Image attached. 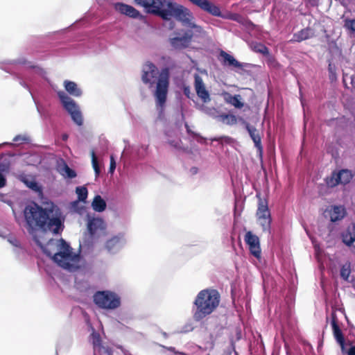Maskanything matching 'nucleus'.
I'll return each instance as SVG.
<instances>
[{"label": "nucleus", "mask_w": 355, "mask_h": 355, "mask_svg": "<svg viewBox=\"0 0 355 355\" xmlns=\"http://www.w3.org/2000/svg\"><path fill=\"white\" fill-rule=\"evenodd\" d=\"M345 215V210L341 206H334L333 209L330 211L331 221L336 222L340 220Z\"/></svg>", "instance_id": "22"}, {"label": "nucleus", "mask_w": 355, "mask_h": 355, "mask_svg": "<svg viewBox=\"0 0 355 355\" xmlns=\"http://www.w3.org/2000/svg\"><path fill=\"white\" fill-rule=\"evenodd\" d=\"M18 140H19V136L15 137L13 139L14 141H18Z\"/></svg>", "instance_id": "42"}, {"label": "nucleus", "mask_w": 355, "mask_h": 355, "mask_svg": "<svg viewBox=\"0 0 355 355\" xmlns=\"http://www.w3.org/2000/svg\"><path fill=\"white\" fill-rule=\"evenodd\" d=\"M92 207L93 209L98 212L103 211L106 208V202L101 197V196L97 195L94 197L93 202L92 203Z\"/></svg>", "instance_id": "24"}, {"label": "nucleus", "mask_w": 355, "mask_h": 355, "mask_svg": "<svg viewBox=\"0 0 355 355\" xmlns=\"http://www.w3.org/2000/svg\"><path fill=\"white\" fill-rule=\"evenodd\" d=\"M95 304L103 309L113 310L121 305V299L115 293L110 291H97L94 295Z\"/></svg>", "instance_id": "6"}, {"label": "nucleus", "mask_w": 355, "mask_h": 355, "mask_svg": "<svg viewBox=\"0 0 355 355\" xmlns=\"http://www.w3.org/2000/svg\"><path fill=\"white\" fill-rule=\"evenodd\" d=\"M313 36V33L311 28H306L293 35V40L297 42H301L304 40H308Z\"/></svg>", "instance_id": "20"}, {"label": "nucleus", "mask_w": 355, "mask_h": 355, "mask_svg": "<svg viewBox=\"0 0 355 355\" xmlns=\"http://www.w3.org/2000/svg\"><path fill=\"white\" fill-rule=\"evenodd\" d=\"M137 5L145 8L146 12L161 17L163 20L172 18L182 23L183 26L200 31L201 26L194 22L191 11L184 6L173 0H135Z\"/></svg>", "instance_id": "1"}, {"label": "nucleus", "mask_w": 355, "mask_h": 355, "mask_svg": "<svg viewBox=\"0 0 355 355\" xmlns=\"http://www.w3.org/2000/svg\"><path fill=\"white\" fill-rule=\"evenodd\" d=\"M64 86L66 91L71 95L79 97L82 94L81 89L78 87L75 82L71 80H64Z\"/></svg>", "instance_id": "21"}, {"label": "nucleus", "mask_w": 355, "mask_h": 355, "mask_svg": "<svg viewBox=\"0 0 355 355\" xmlns=\"http://www.w3.org/2000/svg\"><path fill=\"white\" fill-rule=\"evenodd\" d=\"M343 242L347 246H350L355 241V224L352 223L342 234Z\"/></svg>", "instance_id": "18"}, {"label": "nucleus", "mask_w": 355, "mask_h": 355, "mask_svg": "<svg viewBox=\"0 0 355 355\" xmlns=\"http://www.w3.org/2000/svg\"><path fill=\"white\" fill-rule=\"evenodd\" d=\"M220 55L223 58L225 63H227L229 66H232L236 68L243 69L244 67L247 66L246 63H241L238 60H236L232 55L226 53L224 51H221Z\"/></svg>", "instance_id": "19"}, {"label": "nucleus", "mask_w": 355, "mask_h": 355, "mask_svg": "<svg viewBox=\"0 0 355 355\" xmlns=\"http://www.w3.org/2000/svg\"><path fill=\"white\" fill-rule=\"evenodd\" d=\"M218 117L223 123L227 125H232L237 123V118L234 114H222Z\"/></svg>", "instance_id": "27"}, {"label": "nucleus", "mask_w": 355, "mask_h": 355, "mask_svg": "<svg viewBox=\"0 0 355 355\" xmlns=\"http://www.w3.org/2000/svg\"><path fill=\"white\" fill-rule=\"evenodd\" d=\"M76 193L78 195L79 201H85L88 195V191L85 187H77L76 189Z\"/></svg>", "instance_id": "29"}, {"label": "nucleus", "mask_w": 355, "mask_h": 355, "mask_svg": "<svg viewBox=\"0 0 355 355\" xmlns=\"http://www.w3.org/2000/svg\"><path fill=\"white\" fill-rule=\"evenodd\" d=\"M220 302V295L216 289L200 291L193 302V319L199 322L211 315L218 307Z\"/></svg>", "instance_id": "5"}, {"label": "nucleus", "mask_w": 355, "mask_h": 355, "mask_svg": "<svg viewBox=\"0 0 355 355\" xmlns=\"http://www.w3.org/2000/svg\"><path fill=\"white\" fill-rule=\"evenodd\" d=\"M114 8L120 13L128 16L133 19L142 18L143 16L140 12L135 8L133 6L123 3H116L114 4Z\"/></svg>", "instance_id": "13"}, {"label": "nucleus", "mask_w": 355, "mask_h": 355, "mask_svg": "<svg viewBox=\"0 0 355 355\" xmlns=\"http://www.w3.org/2000/svg\"><path fill=\"white\" fill-rule=\"evenodd\" d=\"M241 96L239 94L231 95L227 94V96L225 97V102L233 105L236 108L241 109L243 107L244 104L241 101Z\"/></svg>", "instance_id": "23"}, {"label": "nucleus", "mask_w": 355, "mask_h": 355, "mask_svg": "<svg viewBox=\"0 0 355 355\" xmlns=\"http://www.w3.org/2000/svg\"><path fill=\"white\" fill-rule=\"evenodd\" d=\"M116 168V163L114 162L113 156L110 157V172L112 173Z\"/></svg>", "instance_id": "39"}, {"label": "nucleus", "mask_w": 355, "mask_h": 355, "mask_svg": "<svg viewBox=\"0 0 355 355\" xmlns=\"http://www.w3.org/2000/svg\"><path fill=\"white\" fill-rule=\"evenodd\" d=\"M160 347L174 353L175 355H187L186 353L184 352H178V351H176L175 348L173 347H166V346H164V345H160Z\"/></svg>", "instance_id": "37"}, {"label": "nucleus", "mask_w": 355, "mask_h": 355, "mask_svg": "<svg viewBox=\"0 0 355 355\" xmlns=\"http://www.w3.org/2000/svg\"><path fill=\"white\" fill-rule=\"evenodd\" d=\"M258 208L257 211V219L263 232L268 234L270 233L271 230V215L268 207V202L266 200L262 199L259 196Z\"/></svg>", "instance_id": "8"}, {"label": "nucleus", "mask_w": 355, "mask_h": 355, "mask_svg": "<svg viewBox=\"0 0 355 355\" xmlns=\"http://www.w3.org/2000/svg\"><path fill=\"white\" fill-rule=\"evenodd\" d=\"M200 110L202 112H203L204 113H205L206 114H207L213 118H216L218 116H217L218 111L215 107H209L205 105H202L200 107Z\"/></svg>", "instance_id": "32"}, {"label": "nucleus", "mask_w": 355, "mask_h": 355, "mask_svg": "<svg viewBox=\"0 0 355 355\" xmlns=\"http://www.w3.org/2000/svg\"><path fill=\"white\" fill-rule=\"evenodd\" d=\"M351 273L350 263L344 264L340 268V277L347 281Z\"/></svg>", "instance_id": "31"}, {"label": "nucleus", "mask_w": 355, "mask_h": 355, "mask_svg": "<svg viewBox=\"0 0 355 355\" xmlns=\"http://www.w3.org/2000/svg\"><path fill=\"white\" fill-rule=\"evenodd\" d=\"M251 49L256 52L263 54V55H269V49L268 48L262 43L260 42H254L252 43L250 45Z\"/></svg>", "instance_id": "26"}, {"label": "nucleus", "mask_w": 355, "mask_h": 355, "mask_svg": "<svg viewBox=\"0 0 355 355\" xmlns=\"http://www.w3.org/2000/svg\"><path fill=\"white\" fill-rule=\"evenodd\" d=\"M92 343L93 345L94 349L96 351L98 348L102 346L101 344V338L98 333L93 331V332L90 335Z\"/></svg>", "instance_id": "28"}, {"label": "nucleus", "mask_w": 355, "mask_h": 355, "mask_svg": "<svg viewBox=\"0 0 355 355\" xmlns=\"http://www.w3.org/2000/svg\"><path fill=\"white\" fill-rule=\"evenodd\" d=\"M183 93L188 98H191V92L189 86H184L183 87Z\"/></svg>", "instance_id": "38"}, {"label": "nucleus", "mask_w": 355, "mask_h": 355, "mask_svg": "<svg viewBox=\"0 0 355 355\" xmlns=\"http://www.w3.org/2000/svg\"><path fill=\"white\" fill-rule=\"evenodd\" d=\"M39 246L44 252L61 268L69 272L79 268L80 255L73 252L71 246L63 239H50L46 246H43L38 241Z\"/></svg>", "instance_id": "3"}, {"label": "nucleus", "mask_w": 355, "mask_h": 355, "mask_svg": "<svg viewBox=\"0 0 355 355\" xmlns=\"http://www.w3.org/2000/svg\"><path fill=\"white\" fill-rule=\"evenodd\" d=\"M343 354L355 355V346H352V343H345V350H341Z\"/></svg>", "instance_id": "33"}, {"label": "nucleus", "mask_w": 355, "mask_h": 355, "mask_svg": "<svg viewBox=\"0 0 355 355\" xmlns=\"http://www.w3.org/2000/svg\"><path fill=\"white\" fill-rule=\"evenodd\" d=\"M318 1L319 0H309V3L311 6H317L318 5Z\"/></svg>", "instance_id": "40"}, {"label": "nucleus", "mask_w": 355, "mask_h": 355, "mask_svg": "<svg viewBox=\"0 0 355 355\" xmlns=\"http://www.w3.org/2000/svg\"><path fill=\"white\" fill-rule=\"evenodd\" d=\"M24 216L29 230L37 229L58 234L64 227L60 209L53 204L43 208L32 202L25 207Z\"/></svg>", "instance_id": "2"}, {"label": "nucleus", "mask_w": 355, "mask_h": 355, "mask_svg": "<svg viewBox=\"0 0 355 355\" xmlns=\"http://www.w3.org/2000/svg\"><path fill=\"white\" fill-rule=\"evenodd\" d=\"M193 38V33L191 31H186L183 36L175 37L170 40L172 46L175 49H185L189 46Z\"/></svg>", "instance_id": "12"}, {"label": "nucleus", "mask_w": 355, "mask_h": 355, "mask_svg": "<svg viewBox=\"0 0 355 355\" xmlns=\"http://www.w3.org/2000/svg\"><path fill=\"white\" fill-rule=\"evenodd\" d=\"M246 130H248L251 139H252L254 146L257 148V153L262 157L263 155V146L261 144V137L259 130L256 128L250 125L249 123L245 124Z\"/></svg>", "instance_id": "15"}, {"label": "nucleus", "mask_w": 355, "mask_h": 355, "mask_svg": "<svg viewBox=\"0 0 355 355\" xmlns=\"http://www.w3.org/2000/svg\"><path fill=\"white\" fill-rule=\"evenodd\" d=\"M344 26L345 28L350 31L351 32H355V19H346L345 20Z\"/></svg>", "instance_id": "35"}, {"label": "nucleus", "mask_w": 355, "mask_h": 355, "mask_svg": "<svg viewBox=\"0 0 355 355\" xmlns=\"http://www.w3.org/2000/svg\"><path fill=\"white\" fill-rule=\"evenodd\" d=\"M244 241L248 245L250 253L257 259H260L261 250L259 238L251 231H248L245 234Z\"/></svg>", "instance_id": "10"}, {"label": "nucleus", "mask_w": 355, "mask_h": 355, "mask_svg": "<svg viewBox=\"0 0 355 355\" xmlns=\"http://www.w3.org/2000/svg\"><path fill=\"white\" fill-rule=\"evenodd\" d=\"M100 355H113V350L108 346H101L96 349Z\"/></svg>", "instance_id": "34"}, {"label": "nucleus", "mask_w": 355, "mask_h": 355, "mask_svg": "<svg viewBox=\"0 0 355 355\" xmlns=\"http://www.w3.org/2000/svg\"><path fill=\"white\" fill-rule=\"evenodd\" d=\"M68 138H69V136H68V135H67V134H63V135H62V139L63 141H67V140L68 139Z\"/></svg>", "instance_id": "41"}, {"label": "nucleus", "mask_w": 355, "mask_h": 355, "mask_svg": "<svg viewBox=\"0 0 355 355\" xmlns=\"http://www.w3.org/2000/svg\"><path fill=\"white\" fill-rule=\"evenodd\" d=\"M352 178L353 174L350 170L342 169L332 172L330 176L326 178L325 182L329 187L333 188L339 184H347Z\"/></svg>", "instance_id": "9"}, {"label": "nucleus", "mask_w": 355, "mask_h": 355, "mask_svg": "<svg viewBox=\"0 0 355 355\" xmlns=\"http://www.w3.org/2000/svg\"><path fill=\"white\" fill-rule=\"evenodd\" d=\"M331 327L333 335L335 340H336L337 343L340 345V349L345 350V343H346L345 338L342 332V330L340 329L338 324L337 318L334 313L331 314Z\"/></svg>", "instance_id": "14"}, {"label": "nucleus", "mask_w": 355, "mask_h": 355, "mask_svg": "<svg viewBox=\"0 0 355 355\" xmlns=\"http://www.w3.org/2000/svg\"><path fill=\"white\" fill-rule=\"evenodd\" d=\"M194 87L196 94L203 103H208L211 101L209 93L206 89L202 78L198 74L194 76Z\"/></svg>", "instance_id": "11"}, {"label": "nucleus", "mask_w": 355, "mask_h": 355, "mask_svg": "<svg viewBox=\"0 0 355 355\" xmlns=\"http://www.w3.org/2000/svg\"><path fill=\"white\" fill-rule=\"evenodd\" d=\"M91 157H92V164L93 168L95 172V175L96 177H98L100 175L101 169L99 166V164L97 159V157L96 156L95 152L94 150H92L91 152Z\"/></svg>", "instance_id": "30"}, {"label": "nucleus", "mask_w": 355, "mask_h": 355, "mask_svg": "<svg viewBox=\"0 0 355 355\" xmlns=\"http://www.w3.org/2000/svg\"><path fill=\"white\" fill-rule=\"evenodd\" d=\"M58 96L64 108L70 114L73 122L79 126L82 125L83 123V116L76 102L62 91L58 92Z\"/></svg>", "instance_id": "7"}, {"label": "nucleus", "mask_w": 355, "mask_h": 355, "mask_svg": "<svg viewBox=\"0 0 355 355\" xmlns=\"http://www.w3.org/2000/svg\"><path fill=\"white\" fill-rule=\"evenodd\" d=\"M58 171L62 176L65 178L71 179L76 177V171L71 169L64 161L62 166L59 167Z\"/></svg>", "instance_id": "25"}, {"label": "nucleus", "mask_w": 355, "mask_h": 355, "mask_svg": "<svg viewBox=\"0 0 355 355\" xmlns=\"http://www.w3.org/2000/svg\"><path fill=\"white\" fill-rule=\"evenodd\" d=\"M87 228L91 235H94L98 231H103L106 228L104 220L99 218L90 219L87 224Z\"/></svg>", "instance_id": "17"}, {"label": "nucleus", "mask_w": 355, "mask_h": 355, "mask_svg": "<svg viewBox=\"0 0 355 355\" xmlns=\"http://www.w3.org/2000/svg\"><path fill=\"white\" fill-rule=\"evenodd\" d=\"M170 73L168 68H164L159 73L157 67L151 62H146L143 67L141 80L144 84L152 87L156 83L154 92L156 104L164 107L169 88Z\"/></svg>", "instance_id": "4"}, {"label": "nucleus", "mask_w": 355, "mask_h": 355, "mask_svg": "<svg viewBox=\"0 0 355 355\" xmlns=\"http://www.w3.org/2000/svg\"><path fill=\"white\" fill-rule=\"evenodd\" d=\"M123 243V234H119L107 240L105 243V248L109 252H115L121 248Z\"/></svg>", "instance_id": "16"}, {"label": "nucleus", "mask_w": 355, "mask_h": 355, "mask_svg": "<svg viewBox=\"0 0 355 355\" xmlns=\"http://www.w3.org/2000/svg\"><path fill=\"white\" fill-rule=\"evenodd\" d=\"M181 140L180 139H176V140H168V144L171 146L172 147L180 149L181 148Z\"/></svg>", "instance_id": "36"}]
</instances>
